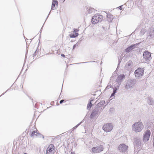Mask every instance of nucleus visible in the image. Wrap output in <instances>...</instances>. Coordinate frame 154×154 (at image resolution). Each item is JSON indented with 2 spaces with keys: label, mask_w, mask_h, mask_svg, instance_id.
<instances>
[{
  "label": "nucleus",
  "mask_w": 154,
  "mask_h": 154,
  "mask_svg": "<svg viewBox=\"0 0 154 154\" xmlns=\"http://www.w3.org/2000/svg\"><path fill=\"white\" fill-rule=\"evenodd\" d=\"M143 128V125L141 122H136L133 124L132 126V130L136 132L141 131Z\"/></svg>",
  "instance_id": "nucleus-1"
},
{
  "label": "nucleus",
  "mask_w": 154,
  "mask_h": 154,
  "mask_svg": "<svg viewBox=\"0 0 154 154\" xmlns=\"http://www.w3.org/2000/svg\"><path fill=\"white\" fill-rule=\"evenodd\" d=\"M103 19V16L98 14H95L91 19L92 23L95 24L99 22L102 21Z\"/></svg>",
  "instance_id": "nucleus-2"
},
{
  "label": "nucleus",
  "mask_w": 154,
  "mask_h": 154,
  "mask_svg": "<svg viewBox=\"0 0 154 154\" xmlns=\"http://www.w3.org/2000/svg\"><path fill=\"white\" fill-rule=\"evenodd\" d=\"M113 127L112 124L111 123L105 124L103 127V129L106 132H107L111 131Z\"/></svg>",
  "instance_id": "nucleus-3"
},
{
  "label": "nucleus",
  "mask_w": 154,
  "mask_h": 154,
  "mask_svg": "<svg viewBox=\"0 0 154 154\" xmlns=\"http://www.w3.org/2000/svg\"><path fill=\"white\" fill-rule=\"evenodd\" d=\"M144 70L143 68H138L134 72L136 78L137 79H140L143 75Z\"/></svg>",
  "instance_id": "nucleus-4"
},
{
  "label": "nucleus",
  "mask_w": 154,
  "mask_h": 154,
  "mask_svg": "<svg viewBox=\"0 0 154 154\" xmlns=\"http://www.w3.org/2000/svg\"><path fill=\"white\" fill-rule=\"evenodd\" d=\"M103 147L102 145H100L96 147H93L92 149V152L94 153L99 152L103 150Z\"/></svg>",
  "instance_id": "nucleus-5"
},
{
  "label": "nucleus",
  "mask_w": 154,
  "mask_h": 154,
  "mask_svg": "<svg viewBox=\"0 0 154 154\" xmlns=\"http://www.w3.org/2000/svg\"><path fill=\"white\" fill-rule=\"evenodd\" d=\"M134 82L135 81L134 80L130 79L128 80L125 86V89L128 90L133 86L135 84Z\"/></svg>",
  "instance_id": "nucleus-6"
},
{
  "label": "nucleus",
  "mask_w": 154,
  "mask_h": 154,
  "mask_svg": "<svg viewBox=\"0 0 154 154\" xmlns=\"http://www.w3.org/2000/svg\"><path fill=\"white\" fill-rule=\"evenodd\" d=\"M54 146L53 144H51L47 148L46 150L47 154H54Z\"/></svg>",
  "instance_id": "nucleus-7"
},
{
  "label": "nucleus",
  "mask_w": 154,
  "mask_h": 154,
  "mask_svg": "<svg viewBox=\"0 0 154 154\" xmlns=\"http://www.w3.org/2000/svg\"><path fill=\"white\" fill-rule=\"evenodd\" d=\"M134 147H140L141 146L140 140L137 138H134Z\"/></svg>",
  "instance_id": "nucleus-8"
},
{
  "label": "nucleus",
  "mask_w": 154,
  "mask_h": 154,
  "mask_svg": "<svg viewBox=\"0 0 154 154\" xmlns=\"http://www.w3.org/2000/svg\"><path fill=\"white\" fill-rule=\"evenodd\" d=\"M140 43H137L136 44H134V45H132L130 46L128 48H127L125 50V51L126 52L128 53L130 52L133 49L135 48Z\"/></svg>",
  "instance_id": "nucleus-9"
},
{
  "label": "nucleus",
  "mask_w": 154,
  "mask_h": 154,
  "mask_svg": "<svg viewBox=\"0 0 154 154\" xmlns=\"http://www.w3.org/2000/svg\"><path fill=\"white\" fill-rule=\"evenodd\" d=\"M125 78V76L124 75H120L118 76L116 80L117 82L118 83V86H120L121 83L123 79Z\"/></svg>",
  "instance_id": "nucleus-10"
},
{
  "label": "nucleus",
  "mask_w": 154,
  "mask_h": 154,
  "mask_svg": "<svg viewBox=\"0 0 154 154\" xmlns=\"http://www.w3.org/2000/svg\"><path fill=\"white\" fill-rule=\"evenodd\" d=\"M128 148V146L123 143L120 145L119 147V149L120 152H125L127 150Z\"/></svg>",
  "instance_id": "nucleus-11"
},
{
  "label": "nucleus",
  "mask_w": 154,
  "mask_h": 154,
  "mask_svg": "<svg viewBox=\"0 0 154 154\" xmlns=\"http://www.w3.org/2000/svg\"><path fill=\"white\" fill-rule=\"evenodd\" d=\"M99 109L98 108H96L94 109L92 112V113L90 115L91 119H93L96 115L98 113Z\"/></svg>",
  "instance_id": "nucleus-12"
},
{
  "label": "nucleus",
  "mask_w": 154,
  "mask_h": 154,
  "mask_svg": "<svg viewBox=\"0 0 154 154\" xmlns=\"http://www.w3.org/2000/svg\"><path fill=\"white\" fill-rule=\"evenodd\" d=\"M151 58L150 53L147 51H145V61H149Z\"/></svg>",
  "instance_id": "nucleus-13"
},
{
  "label": "nucleus",
  "mask_w": 154,
  "mask_h": 154,
  "mask_svg": "<svg viewBox=\"0 0 154 154\" xmlns=\"http://www.w3.org/2000/svg\"><path fill=\"white\" fill-rule=\"evenodd\" d=\"M133 66V63L131 61L129 60L126 64L125 67L126 69H129Z\"/></svg>",
  "instance_id": "nucleus-14"
},
{
  "label": "nucleus",
  "mask_w": 154,
  "mask_h": 154,
  "mask_svg": "<svg viewBox=\"0 0 154 154\" xmlns=\"http://www.w3.org/2000/svg\"><path fill=\"white\" fill-rule=\"evenodd\" d=\"M37 130H35L32 131L31 134V136L32 137L35 136L37 137H41L42 136V138H44V137L43 135L38 133H37Z\"/></svg>",
  "instance_id": "nucleus-15"
},
{
  "label": "nucleus",
  "mask_w": 154,
  "mask_h": 154,
  "mask_svg": "<svg viewBox=\"0 0 154 154\" xmlns=\"http://www.w3.org/2000/svg\"><path fill=\"white\" fill-rule=\"evenodd\" d=\"M150 132L149 130H147L145 133V141H148L150 137Z\"/></svg>",
  "instance_id": "nucleus-16"
},
{
  "label": "nucleus",
  "mask_w": 154,
  "mask_h": 154,
  "mask_svg": "<svg viewBox=\"0 0 154 154\" xmlns=\"http://www.w3.org/2000/svg\"><path fill=\"white\" fill-rule=\"evenodd\" d=\"M58 2L57 1L54 0L52 2L51 10H54L56 8L55 5H58Z\"/></svg>",
  "instance_id": "nucleus-17"
},
{
  "label": "nucleus",
  "mask_w": 154,
  "mask_h": 154,
  "mask_svg": "<svg viewBox=\"0 0 154 154\" xmlns=\"http://www.w3.org/2000/svg\"><path fill=\"white\" fill-rule=\"evenodd\" d=\"M119 86L117 85L113 89V93L112 94L110 97L114 96L115 93L117 92V90H118Z\"/></svg>",
  "instance_id": "nucleus-18"
},
{
  "label": "nucleus",
  "mask_w": 154,
  "mask_h": 154,
  "mask_svg": "<svg viewBox=\"0 0 154 154\" xmlns=\"http://www.w3.org/2000/svg\"><path fill=\"white\" fill-rule=\"evenodd\" d=\"M87 11L88 13L91 14L95 11L93 8H89L88 9Z\"/></svg>",
  "instance_id": "nucleus-19"
},
{
  "label": "nucleus",
  "mask_w": 154,
  "mask_h": 154,
  "mask_svg": "<svg viewBox=\"0 0 154 154\" xmlns=\"http://www.w3.org/2000/svg\"><path fill=\"white\" fill-rule=\"evenodd\" d=\"M106 17L108 18H109V19H110V20H109V21H110L111 20L112 21V16L109 13H106Z\"/></svg>",
  "instance_id": "nucleus-20"
},
{
  "label": "nucleus",
  "mask_w": 154,
  "mask_h": 154,
  "mask_svg": "<svg viewBox=\"0 0 154 154\" xmlns=\"http://www.w3.org/2000/svg\"><path fill=\"white\" fill-rule=\"evenodd\" d=\"M147 102L148 104L150 105H152L154 103L150 97L148 99Z\"/></svg>",
  "instance_id": "nucleus-21"
},
{
  "label": "nucleus",
  "mask_w": 154,
  "mask_h": 154,
  "mask_svg": "<svg viewBox=\"0 0 154 154\" xmlns=\"http://www.w3.org/2000/svg\"><path fill=\"white\" fill-rule=\"evenodd\" d=\"M78 33L75 34L73 33L70 34L69 36L71 38H75L78 36Z\"/></svg>",
  "instance_id": "nucleus-22"
},
{
  "label": "nucleus",
  "mask_w": 154,
  "mask_h": 154,
  "mask_svg": "<svg viewBox=\"0 0 154 154\" xmlns=\"http://www.w3.org/2000/svg\"><path fill=\"white\" fill-rule=\"evenodd\" d=\"M105 103V101L103 100L101 101L100 103L97 104V106L100 107L102 105H103Z\"/></svg>",
  "instance_id": "nucleus-23"
},
{
  "label": "nucleus",
  "mask_w": 154,
  "mask_h": 154,
  "mask_svg": "<svg viewBox=\"0 0 154 154\" xmlns=\"http://www.w3.org/2000/svg\"><path fill=\"white\" fill-rule=\"evenodd\" d=\"M104 38L102 35H99V37L97 39L98 41H100L103 40Z\"/></svg>",
  "instance_id": "nucleus-24"
},
{
  "label": "nucleus",
  "mask_w": 154,
  "mask_h": 154,
  "mask_svg": "<svg viewBox=\"0 0 154 154\" xmlns=\"http://www.w3.org/2000/svg\"><path fill=\"white\" fill-rule=\"evenodd\" d=\"M92 106V104L91 103V102H90V103L88 104L87 108L88 109H90Z\"/></svg>",
  "instance_id": "nucleus-25"
},
{
  "label": "nucleus",
  "mask_w": 154,
  "mask_h": 154,
  "mask_svg": "<svg viewBox=\"0 0 154 154\" xmlns=\"http://www.w3.org/2000/svg\"><path fill=\"white\" fill-rule=\"evenodd\" d=\"M111 85L110 84H108L106 88V89H108L111 88Z\"/></svg>",
  "instance_id": "nucleus-26"
},
{
  "label": "nucleus",
  "mask_w": 154,
  "mask_h": 154,
  "mask_svg": "<svg viewBox=\"0 0 154 154\" xmlns=\"http://www.w3.org/2000/svg\"><path fill=\"white\" fill-rule=\"evenodd\" d=\"M79 31V30H78L77 29H74V31H73V33L75 34L76 33H78L77 32Z\"/></svg>",
  "instance_id": "nucleus-27"
},
{
  "label": "nucleus",
  "mask_w": 154,
  "mask_h": 154,
  "mask_svg": "<svg viewBox=\"0 0 154 154\" xmlns=\"http://www.w3.org/2000/svg\"><path fill=\"white\" fill-rule=\"evenodd\" d=\"M78 45V43H77L75 44L74 45H73V49H74L75 47H76Z\"/></svg>",
  "instance_id": "nucleus-28"
},
{
  "label": "nucleus",
  "mask_w": 154,
  "mask_h": 154,
  "mask_svg": "<svg viewBox=\"0 0 154 154\" xmlns=\"http://www.w3.org/2000/svg\"><path fill=\"white\" fill-rule=\"evenodd\" d=\"M81 122H80V123H79V124L77 125H76V126H75L74 128H73L74 129H75L76 128L78 127V126L79 125H80V124H81Z\"/></svg>",
  "instance_id": "nucleus-29"
},
{
  "label": "nucleus",
  "mask_w": 154,
  "mask_h": 154,
  "mask_svg": "<svg viewBox=\"0 0 154 154\" xmlns=\"http://www.w3.org/2000/svg\"><path fill=\"white\" fill-rule=\"evenodd\" d=\"M143 35L144 33V29H142L141 31V32H140Z\"/></svg>",
  "instance_id": "nucleus-30"
},
{
  "label": "nucleus",
  "mask_w": 154,
  "mask_h": 154,
  "mask_svg": "<svg viewBox=\"0 0 154 154\" xmlns=\"http://www.w3.org/2000/svg\"><path fill=\"white\" fill-rule=\"evenodd\" d=\"M64 100H62L60 101V104L62 103L64 101Z\"/></svg>",
  "instance_id": "nucleus-31"
},
{
  "label": "nucleus",
  "mask_w": 154,
  "mask_h": 154,
  "mask_svg": "<svg viewBox=\"0 0 154 154\" xmlns=\"http://www.w3.org/2000/svg\"><path fill=\"white\" fill-rule=\"evenodd\" d=\"M122 6H119V8L120 10H122Z\"/></svg>",
  "instance_id": "nucleus-32"
},
{
  "label": "nucleus",
  "mask_w": 154,
  "mask_h": 154,
  "mask_svg": "<svg viewBox=\"0 0 154 154\" xmlns=\"http://www.w3.org/2000/svg\"><path fill=\"white\" fill-rule=\"evenodd\" d=\"M61 55L63 57H65V55L63 54H62Z\"/></svg>",
  "instance_id": "nucleus-33"
},
{
  "label": "nucleus",
  "mask_w": 154,
  "mask_h": 154,
  "mask_svg": "<svg viewBox=\"0 0 154 154\" xmlns=\"http://www.w3.org/2000/svg\"><path fill=\"white\" fill-rule=\"evenodd\" d=\"M143 140H144V134H143Z\"/></svg>",
  "instance_id": "nucleus-34"
},
{
  "label": "nucleus",
  "mask_w": 154,
  "mask_h": 154,
  "mask_svg": "<svg viewBox=\"0 0 154 154\" xmlns=\"http://www.w3.org/2000/svg\"><path fill=\"white\" fill-rule=\"evenodd\" d=\"M144 56H145L144 52L143 53V57Z\"/></svg>",
  "instance_id": "nucleus-35"
},
{
  "label": "nucleus",
  "mask_w": 154,
  "mask_h": 154,
  "mask_svg": "<svg viewBox=\"0 0 154 154\" xmlns=\"http://www.w3.org/2000/svg\"><path fill=\"white\" fill-rule=\"evenodd\" d=\"M24 154H28L25 153H24Z\"/></svg>",
  "instance_id": "nucleus-36"
},
{
  "label": "nucleus",
  "mask_w": 154,
  "mask_h": 154,
  "mask_svg": "<svg viewBox=\"0 0 154 154\" xmlns=\"http://www.w3.org/2000/svg\"><path fill=\"white\" fill-rule=\"evenodd\" d=\"M4 93H3V94H2V95H3L4 94Z\"/></svg>",
  "instance_id": "nucleus-37"
}]
</instances>
